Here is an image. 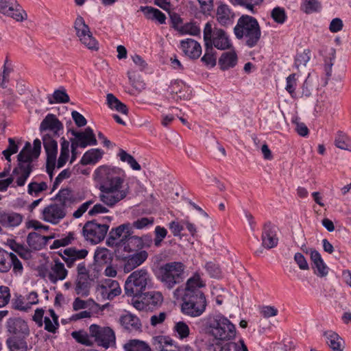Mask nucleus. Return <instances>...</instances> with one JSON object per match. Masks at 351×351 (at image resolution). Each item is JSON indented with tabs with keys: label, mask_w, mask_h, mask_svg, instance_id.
I'll return each mask as SVG.
<instances>
[{
	"label": "nucleus",
	"mask_w": 351,
	"mask_h": 351,
	"mask_svg": "<svg viewBox=\"0 0 351 351\" xmlns=\"http://www.w3.org/2000/svg\"><path fill=\"white\" fill-rule=\"evenodd\" d=\"M94 180L99 186L100 201L109 207L114 206L130 193L129 186L124 184V178L115 167L99 166L94 172Z\"/></svg>",
	"instance_id": "nucleus-1"
},
{
	"label": "nucleus",
	"mask_w": 351,
	"mask_h": 351,
	"mask_svg": "<svg viewBox=\"0 0 351 351\" xmlns=\"http://www.w3.org/2000/svg\"><path fill=\"white\" fill-rule=\"evenodd\" d=\"M204 285L199 275H194L187 280L181 305L183 314L197 317L204 313L207 302L204 293L199 289Z\"/></svg>",
	"instance_id": "nucleus-2"
},
{
	"label": "nucleus",
	"mask_w": 351,
	"mask_h": 351,
	"mask_svg": "<svg viewBox=\"0 0 351 351\" xmlns=\"http://www.w3.org/2000/svg\"><path fill=\"white\" fill-rule=\"evenodd\" d=\"M234 34L237 38L244 39L245 45L252 48L260 40L261 29L254 17L243 14L238 19L234 27Z\"/></svg>",
	"instance_id": "nucleus-3"
},
{
	"label": "nucleus",
	"mask_w": 351,
	"mask_h": 351,
	"mask_svg": "<svg viewBox=\"0 0 351 351\" xmlns=\"http://www.w3.org/2000/svg\"><path fill=\"white\" fill-rule=\"evenodd\" d=\"M207 333L213 337V343L232 341L236 337L234 325L226 317L217 315L206 324Z\"/></svg>",
	"instance_id": "nucleus-4"
},
{
	"label": "nucleus",
	"mask_w": 351,
	"mask_h": 351,
	"mask_svg": "<svg viewBox=\"0 0 351 351\" xmlns=\"http://www.w3.org/2000/svg\"><path fill=\"white\" fill-rule=\"evenodd\" d=\"M150 282L151 278L147 270L137 269L130 274L125 281V294L132 297L141 295Z\"/></svg>",
	"instance_id": "nucleus-5"
},
{
	"label": "nucleus",
	"mask_w": 351,
	"mask_h": 351,
	"mask_svg": "<svg viewBox=\"0 0 351 351\" xmlns=\"http://www.w3.org/2000/svg\"><path fill=\"white\" fill-rule=\"evenodd\" d=\"M203 35L204 43H208L210 47H215L220 50H226L232 46L226 32L221 28H213L210 22L206 23Z\"/></svg>",
	"instance_id": "nucleus-6"
},
{
	"label": "nucleus",
	"mask_w": 351,
	"mask_h": 351,
	"mask_svg": "<svg viewBox=\"0 0 351 351\" xmlns=\"http://www.w3.org/2000/svg\"><path fill=\"white\" fill-rule=\"evenodd\" d=\"M152 239L149 235L138 237L132 235V233L125 234L119 241L118 249L116 252L119 254V250L130 253L132 252H138L139 250L145 247H149L152 244Z\"/></svg>",
	"instance_id": "nucleus-7"
},
{
	"label": "nucleus",
	"mask_w": 351,
	"mask_h": 351,
	"mask_svg": "<svg viewBox=\"0 0 351 351\" xmlns=\"http://www.w3.org/2000/svg\"><path fill=\"white\" fill-rule=\"evenodd\" d=\"M184 271V265L180 262H171L159 268V278L168 289H171L180 282Z\"/></svg>",
	"instance_id": "nucleus-8"
},
{
	"label": "nucleus",
	"mask_w": 351,
	"mask_h": 351,
	"mask_svg": "<svg viewBox=\"0 0 351 351\" xmlns=\"http://www.w3.org/2000/svg\"><path fill=\"white\" fill-rule=\"evenodd\" d=\"M76 36L80 42L90 51H97L99 49L98 41L93 36L82 16H78L74 22Z\"/></svg>",
	"instance_id": "nucleus-9"
},
{
	"label": "nucleus",
	"mask_w": 351,
	"mask_h": 351,
	"mask_svg": "<svg viewBox=\"0 0 351 351\" xmlns=\"http://www.w3.org/2000/svg\"><path fill=\"white\" fill-rule=\"evenodd\" d=\"M90 337L94 338L95 342L99 346L107 349L115 345V334L110 327H101L97 324H92L89 327Z\"/></svg>",
	"instance_id": "nucleus-10"
},
{
	"label": "nucleus",
	"mask_w": 351,
	"mask_h": 351,
	"mask_svg": "<svg viewBox=\"0 0 351 351\" xmlns=\"http://www.w3.org/2000/svg\"><path fill=\"white\" fill-rule=\"evenodd\" d=\"M108 229V225L98 223L97 220H92L84 224L82 233L86 241L97 244L104 239Z\"/></svg>",
	"instance_id": "nucleus-11"
},
{
	"label": "nucleus",
	"mask_w": 351,
	"mask_h": 351,
	"mask_svg": "<svg viewBox=\"0 0 351 351\" xmlns=\"http://www.w3.org/2000/svg\"><path fill=\"white\" fill-rule=\"evenodd\" d=\"M69 132L75 136V138L71 139V147L73 148H75V147L85 148L88 145H96L97 144L93 130L90 127H87L83 132H77L74 130H69Z\"/></svg>",
	"instance_id": "nucleus-12"
},
{
	"label": "nucleus",
	"mask_w": 351,
	"mask_h": 351,
	"mask_svg": "<svg viewBox=\"0 0 351 351\" xmlns=\"http://www.w3.org/2000/svg\"><path fill=\"white\" fill-rule=\"evenodd\" d=\"M0 12L20 22L27 17V13L16 0H0Z\"/></svg>",
	"instance_id": "nucleus-13"
},
{
	"label": "nucleus",
	"mask_w": 351,
	"mask_h": 351,
	"mask_svg": "<svg viewBox=\"0 0 351 351\" xmlns=\"http://www.w3.org/2000/svg\"><path fill=\"white\" fill-rule=\"evenodd\" d=\"M43 145L47 154V170L52 177V171L56 166L58 154V143L51 136L47 134L43 137Z\"/></svg>",
	"instance_id": "nucleus-14"
},
{
	"label": "nucleus",
	"mask_w": 351,
	"mask_h": 351,
	"mask_svg": "<svg viewBox=\"0 0 351 351\" xmlns=\"http://www.w3.org/2000/svg\"><path fill=\"white\" fill-rule=\"evenodd\" d=\"M66 215V208L58 202L52 203L46 206L42 212V219L52 224L58 223Z\"/></svg>",
	"instance_id": "nucleus-15"
},
{
	"label": "nucleus",
	"mask_w": 351,
	"mask_h": 351,
	"mask_svg": "<svg viewBox=\"0 0 351 351\" xmlns=\"http://www.w3.org/2000/svg\"><path fill=\"white\" fill-rule=\"evenodd\" d=\"M278 232V228L276 226L269 222L265 223L261 234L263 247L267 250L276 247L279 241Z\"/></svg>",
	"instance_id": "nucleus-16"
},
{
	"label": "nucleus",
	"mask_w": 351,
	"mask_h": 351,
	"mask_svg": "<svg viewBox=\"0 0 351 351\" xmlns=\"http://www.w3.org/2000/svg\"><path fill=\"white\" fill-rule=\"evenodd\" d=\"M86 249L77 250L75 247H68L60 253V256L69 268L73 267L76 263L81 262L88 256Z\"/></svg>",
	"instance_id": "nucleus-17"
},
{
	"label": "nucleus",
	"mask_w": 351,
	"mask_h": 351,
	"mask_svg": "<svg viewBox=\"0 0 351 351\" xmlns=\"http://www.w3.org/2000/svg\"><path fill=\"white\" fill-rule=\"evenodd\" d=\"M6 328L10 336L27 337L29 329L26 322L19 317L10 318L6 323Z\"/></svg>",
	"instance_id": "nucleus-18"
},
{
	"label": "nucleus",
	"mask_w": 351,
	"mask_h": 351,
	"mask_svg": "<svg viewBox=\"0 0 351 351\" xmlns=\"http://www.w3.org/2000/svg\"><path fill=\"white\" fill-rule=\"evenodd\" d=\"M119 257L123 261V271L129 273L143 264L148 257V253L145 250H141L132 255L123 256L121 254Z\"/></svg>",
	"instance_id": "nucleus-19"
},
{
	"label": "nucleus",
	"mask_w": 351,
	"mask_h": 351,
	"mask_svg": "<svg viewBox=\"0 0 351 351\" xmlns=\"http://www.w3.org/2000/svg\"><path fill=\"white\" fill-rule=\"evenodd\" d=\"M34 147L32 152H25L21 151L17 156V165H23L33 168L32 161L38 158L41 151V141L36 138L33 143Z\"/></svg>",
	"instance_id": "nucleus-20"
},
{
	"label": "nucleus",
	"mask_w": 351,
	"mask_h": 351,
	"mask_svg": "<svg viewBox=\"0 0 351 351\" xmlns=\"http://www.w3.org/2000/svg\"><path fill=\"white\" fill-rule=\"evenodd\" d=\"M299 97L301 99V102L305 105L311 104L315 101L316 103L314 106V110L317 112H321L323 110L322 106L319 104L317 99H315L313 97V89L310 83L309 75L302 86V92Z\"/></svg>",
	"instance_id": "nucleus-21"
},
{
	"label": "nucleus",
	"mask_w": 351,
	"mask_h": 351,
	"mask_svg": "<svg viewBox=\"0 0 351 351\" xmlns=\"http://www.w3.org/2000/svg\"><path fill=\"white\" fill-rule=\"evenodd\" d=\"M235 14L232 10L226 4L219 2L216 10V20L223 27L233 23Z\"/></svg>",
	"instance_id": "nucleus-22"
},
{
	"label": "nucleus",
	"mask_w": 351,
	"mask_h": 351,
	"mask_svg": "<svg viewBox=\"0 0 351 351\" xmlns=\"http://www.w3.org/2000/svg\"><path fill=\"white\" fill-rule=\"evenodd\" d=\"M63 130V124L53 114H48L40 125L41 132L49 130L53 136H59V132Z\"/></svg>",
	"instance_id": "nucleus-23"
},
{
	"label": "nucleus",
	"mask_w": 351,
	"mask_h": 351,
	"mask_svg": "<svg viewBox=\"0 0 351 351\" xmlns=\"http://www.w3.org/2000/svg\"><path fill=\"white\" fill-rule=\"evenodd\" d=\"M53 262L48 271L47 277L51 282L56 284L58 281L63 280L66 278L68 271L64 263L59 259H55Z\"/></svg>",
	"instance_id": "nucleus-24"
},
{
	"label": "nucleus",
	"mask_w": 351,
	"mask_h": 351,
	"mask_svg": "<svg viewBox=\"0 0 351 351\" xmlns=\"http://www.w3.org/2000/svg\"><path fill=\"white\" fill-rule=\"evenodd\" d=\"M180 45L184 55L191 59H197L202 53L200 44L192 38L181 40Z\"/></svg>",
	"instance_id": "nucleus-25"
},
{
	"label": "nucleus",
	"mask_w": 351,
	"mask_h": 351,
	"mask_svg": "<svg viewBox=\"0 0 351 351\" xmlns=\"http://www.w3.org/2000/svg\"><path fill=\"white\" fill-rule=\"evenodd\" d=\"M123 232H125V234L132 233V226L130 223H123L115 228H112L109 232L108 239L106 241L107 245L109 247L116 246L117 249H118L119 241L118 239L122 236Z\"/></svg>",
	"instance_id": "nucleus-26"
},
{
	"label": "nucleus",
	"mask_w": 351,
	"mask_h": 351,
	"mask_svg": "<svg viewBox=\"0 0 351 351\" xmlns=\"http://www.w3.org/2000/svg\"><path fill=\"white\" fill-rule=\"evenodd\" d=\"M23 216L14 212H5L0 208V223L4 227H15L21 224Z\"/></svg>",
	"instance_id": "nucleus-27"
},
{
	"label": "nucleus",
	"mask_w": 351,
	"mask_h": 351,
	"mask_svg": "<svg viewBox=\"0 0 351 351\" xmlns=\"http://www.w3.org/2000/svg\"><path fill=\"white\" fill-rule=\"evenodd\" d=\"M326 343L332 351H343L345 348L344 340L335 331L326 330L323 333Z\"/></svg>",
	"instance_id": "nucleus-28"
},
{
	"label": "nucleus",
	"mask_w": 351,
	"mask_h": 351,
	"mask_svg": "<svg viewBox=\"0 0 351 351\" xmlns=\"http://www.w3.org/2000/svg\"><path fill=\"white\" fill-rule=\"evenodd\" d=\"M309 252L314 267L317 269L315 274L320 277L326 276L328 273V267L324 263L320 254L314 249H310Z\"/></svg>",
	"instance_id": "nucleus-29"
},
{
	"label": "nucleus",
	"mask_w": 351,
	"mask_h": 351,
	"mask_svg": "<svg viewBox=\"0 0 351 351\" xmlns=\"http://www.w3.org/2000/svg\"><path fill=\"white\" fill-rule=\"evenodd\" d=\"M121 325L128 331H137L141 328V322L139 318L131 313H126L120 317Z\"/></svg>",
	"instance_id": "nucleus-30"
},
{
	"label": "nucleus",
	"mask_w": 351,
	"mask_h": 351,
	"mask_svg": "<svg viewBox=\"0 0 351 351\" xmlns=\"http://www.w3.org/2000/svg\"><path fill=\"white\" fill-rule=\"evenodd\" d=\"M153 344L157 346L159 351H180V348L168 337L156 336L153 338Z\"/></svg>",
	"instance_id": "nucleus-31"
},
{
	"label": "nucleus",
	"mask_w": 351,
	"mask_h": 351,
	"mask_svg": "<svg viewBox=\"0 0 351 351\" xmlns=\"http://www.w3.org/2000/svg\"><path fill=\"white\" fill-rule=\"evenodd\" d=\"M26 338L19 337L16 335L9 336L6 339V346L9 351H27L28 346Z\"/></svg>",
	"instance_id": "nucleus-32"
},
{
	"label": "nucleus",
	"mask_w": 351,
	"mask_h": 351,
	"mask_svg": "<svg viewBox=\"0 0 351 351\" xmlns=\"http://www.w3.org/2000/svg\"><path fill=\"white\" fill-rule=\"evenodd\" d=\"M52 238H53V236L45 237L40 235L38 232H32L28 234L27 242L31 248L40 250L43 246L46 245L49 239Z\"/></svg>",
	"instance_id": "nucleus-33"
},
{
	"label": "nucleus",
	"mask_w": 351,
	"mask_h": 351,
	"mask_svg": "<svg viewBox=\"0 0 351 351\" xmlns=\"http://www.w3.org/2000/svg\"><path fill=\"white\" fill-rule=\"evenodd\" d=\"M33 168L17 165L12 171V176L14 177L16 185L23 186L25 184L26 180L29 176Z\"/></svg>",
	"instance_id": "nucleus-34"
},
{
	"label": "nucleus",
	"mask_w": 351,
	"mask_h": 351,
	"mask_svg": "<svg viewBox=\"0 0 351 351\" xmlns=\"http://www.w3.org/2000/svg\"><path fill=\"white\" fill-rule=\"evenodd\" d=\"M143 295L149 310L159 307L163 302V296L159 291H148Z\"/></svg>",
	"instance_id": "nucleus-35"
},
{
	"label": "nucleus",
	"mask_w": 351,
	"mask_h": 351,
	"mask_svg": "<svg viewBox=\"0 0 351 351\" xmlns=\"http://www.w3.org/2000/svg\"><path fill=\"white\" fill-rule=\"evenodd\" d=\"M141 10L149 20H156L160 24L165 23V14L157 8L151 6L141 7Z\"/></svg>",
	"instance_id": "nucleus-36"
},
{
	"label": "nucleus",
	"mask_w": 351,
	"mask_h": 351,
	"mask_svg": "<svg viewBox=\"0 0 351 351\" xmlns=\"http://www.w3.org/2000/svg\"><path fill=\"white\" fill-rule=\"evenodd\" d=\"M237 63V56L234 51L223 53L219 59V65L222 70L234 67Z\"/></svg>",
	"instance_id": "nucleus-37"
},
{
	"label": "nucleus",
	"mask_w": 351,
	"mask_h": 351,
	"mask_svg": "<svg viewBox=\"0 0 351 351\" xmlns=\"http://www.w3.org/2000/svg\"><path fill=\"white\" fill-rule=\"evenodd\" d=\"M108 106L123 114L128 115V108L125 104L118 99L113 94L108 93L106 95Z\"/></svg>",
	"instance_id": "nucleus-38"
},
{
	"label": "nucleus",
	"mask_w": 351,
	"mask_h": 351,
	"mask_svg": "<svg viewBox=\"0 0 351 351\" xmlns=\"http://www.w3.org/2000/svg\"><path fill=\"white\" fill-rule=\"evenodd\" d=\"M334 144L340 149L351 152V138L342 131L337 132L335 138Z\"/></svg>",
	"instance_id": "nucleus-39"
},
{
	"label": "nucleus",
	"mask_w": 351,
	"mask_h": 351,
	"mask_svg": "<svg viewBox=\"0 0 351 351\" xmlns=\"http://www.w3.org/2000/svg\"><path fill=\"white\" fill-rule=\"evenodd\" d=\"M104 152L99 149H91L82 156L80 163L84 165L95 164L102 158Z\"/></svg>",
	"instance_id": "nucleus-40"
},
{
	"label": "nucleus",
	"mask_w": 351,
	"mask_h": 351,
	"mask_svg": "<svg viewBox=\"0 0 351 351\" xmlns=\"http://www.w3.org/2000/svg\"><path fill=\"white\" fill-rule=\"evenodd\" d=\"M173 28L176 29L180 34H189L192 36H197L200 34V28L195 23H186L182 25L174 22Z\"/></svg>",
	"instance_id": "nucleus-41"
},
{
	"label": "nucleus",
	"mask_w": 351,
	"mask_h": 351,
	"mask_svg": "<svg viewBox=\"0 0 351 351\" xmlns=\"http://www.w3.org/2000/svg\"><path fill=\"white\" fill-rule=\"evenodd\" d=\"M125 351H152V348L145 341L138 339H132L124 344Z\"/></svg>",
	"instance_id": "nucleus-42"
},
{
	"label": "nucleus",
	"mask_w": 351,
	"mask_h": 351,
	"mask_svg": "<svg viewBox=\"0 0 351 351\" xmlns=\"http://www.w3.org/2000/svg\"><path fill=\"white\" fill-rule=\"evenodd\" d=\"M214 351H240L241 349V343L240 340L238 343L232 341H222L220 343H213Z\"/></svg>",
	"instance_id": "nucleus-43"
},
{
	"label": "nucleus",
	"mask_w": 351,
	"mask_h": 351,
	"mask_svg": "<svg viewBox=\"0 0 351 351\" xmlns=\"http://www.w3.org/2000/svg\"><path fill=\"white\" fill-rule=\"evenodd\" d=\"M75 293L82 297L89 295V278H77L75 287Z\"/></svg>",
	"instance_id": "nucleus-44"
},
{
	"label": "nucleus",
	"mask_w": 351,
	"mask_h": 351,
	"mask_svg": "<svg viewBox=\"0 0 351 351\" xmlns=\"http://www.w3.org/2000/svg\"><path fill=\"white\" fill-rule=\"evenodd\" d=\"M205 46V53L202 58L201 60L204 62V64L206 66L213 67L216 65L217 63V58L215 56V51L213 47H209V45L207 43H204Z\"/></svg>",
	"instance_id": "nucleus-45"
},
{
	"label": "nucleus",
	"mask_w": 351,
	"mask_h": 351,
	"mask_svg": "<svg viewBox=\"0 0 351 351\" xmlns=\"http://www.w3.org/2000/svg\"><path fill=\"white\" fill-rule=\"evenodd\" d=\"M71 336L77 343L86 346H91L94 343V341L92 340L93 337H90V333L88 334L83 330L73 331L71 333Z\"/></svg>",
	"instance_id": "nucleus-46"
},
{
	"label": "nucleus",
	"mask_w": 351,
	"mask_h": 351,
	"mask_svg": "<svg viewBox=\"0 0 351 351\" xmlns=\"http://www.w3.org/2000/svg\"><path fill=\"white\" fill-rule=\"evenodd\" d=\"M173 330L180 339H186L190 335V328L188 324L183 321L176 322Z\"/></svg>",
	"instance_id": "nucleus-47"
},
{
	"label": "nucleus",
	"mask_w": 351,
	"mask_h": 351,
	"mask_svg": "<svg viewBox=\"0 0 351 351\" xmlns=\"http://www.w3.org/2000/svg\"><path fill=\"white\" fill-rule=\"evenodd\" d=\"M118 155L120 158V160L122 162H126L133 170H141V165L138 163L136 159L132 155L127 153L125 150L121 149Z\"/></svg>",
	"instance_id": "nucleus-48"
},
{
	"label": "nucleus",
	"mask_w": 351,
	"mask_h": 351,
	"mask_svg": "<svg viewBox=\"0 0 351 351\" xmlns=\"http://www.w3.org/2000/svg\"><path fill=\"white\" fill-rule=\"evenodd\" d=\"M12 253L0 249V271L7 272L11 268V257Z\"/></svg>",
	"instance_id": "nucleus-49"
},
{
	"label": "nucleus",
	"mask_w": 351,
	"mask_h": 351,
	"mask_svg": "<svg viewBox=\"0 0 351 351\" xmlns=\"http://www.w3.org/2000/svg\"><path fill=\"white\" fill-rule=\"evenodd\" d=\"M103 283L108 289V291L110 293V298H112L113 299L121 293V290L119 284L117 280L107 279L105 280Z\"/></svg>",
	"instance_id": "nucleus-50"
},
{
	"label": "nucleus",
	"mask_w": 351,
	"mask_h": 351,
	"mask_svg": "<svg viewBox=\"0 0 351 351\" xmlns=\"http://www.w3.org/2000/svg\"><path fill=\"white\" fill-rule=\"evenodd\" d=\"M271 17L278 24H283L287 19L285 10L279 6L275 7L271 11Z\"/></svg>",
	"instance_id": "nucleus-51"
},
{
	"label": "nucleus",
	"mask_w": 351,
	"mask_h": 351,
	"mask_svg": "<svg viewBox=\"0 0 351 351\" xmlns=\"http://www.w3.org/2000/svg\"><path fill=\"white\" fill-rule=\"evenodd\" d=\"M47 187L45 182H32L28 184L27 193L31 195L37 196L40 193L46 191Z\"/></svg>",
	"instance_id": "nucleus-52"
},
{
	"label": "nucleus",
	"mask_w": 351,
	"mask_h": 351,
	"mask_svg": "<svg viewBox=\"0 0 351 351\" xmlns=\"http://www.w3.org/2000/svg\"><path fill=\"white\" fill-rule=\"evenodd\" d=\"M53 98L54 101H52L51 99H49V104H53L54 103L66 104L68 103L70 100L69 96L68 95L64 89L56 90L53 93Z\"/></svg>",
	"instance_id": "nucleus-53"
},
{
	"label": "nucleus",
	"mask_w": 351,
	"mask_h": 351,
	"mask_svg": "<svg viewBox=\"0 0 351 351\" xmlns=\"http://www.w3.org/2000/svg\"><path fill=\"white\" fill-rule=\"evenodd\" d=\"M309 53V49H304L303 51L297 53L295 59V66L297 69H299L300 67L306 66L310 60Z\"/></svg>",
	"instance_id": "nucleus-54"
},
{
	"label": "nucleus",
	"mask_w": 351,
	"mask_h": 351,
	"mask_svg": "<svg viewBox=\"0 0 351 351\" xmlns=\"http://www.w3.org/2000/svg\"><path fill=\"white\" fill-rule=\"evenodd\" d=\"M75 234L73 232H69L68 234L62 238L56 239L53 241L51 248L56 249L60 247L66 246L75 240Z\"/></svg>",
	"instance_id": "nucleus-55"
},
{
	"label": "nucleus",
	"mask_w": 351,
	"mask_h": 351,
	"mask_svg": "<svg viewBox=\"0 0 351 351\" xmlns=\"http://www.w3.org/2000/svg\"><path fill=\"white\" fill-rule=\"evenodd\" d=\"M320 8V3L317 0H304L302 4V10L306 14L317 12Z\"/></svg>",
	"instance_id": "nucleus-56"
},
{
	"label": "nucleus",
	"mask_w": 351,
	"mask_h": 351,
	"mask_svg": "<svg viewBox=\"0 0 351 351\" xmlns=\"http://www.w3.org/2000/svg\"><path fill=\"white\" fill-rule=\"evenodd\" d=\"M95 260L99 264L107 263L110 260V252L106 248L97 249L95 252Z\"/></svg>",
	"instance_id": "nucleus-57"
},
{
	"label": "nucleus",
	"mask_w": 351,
	"mask_h": 351,
	"mask_svg": "<svg viewBox=\"0 0 351 351\" xmlns=\"http://www.w3.org/2000/svg\"><path fill=\"white\" fill-rule=\"evenodd\" d=\"M71 191L69 189H64L59 191L56 197V201L66 208V204L71 202Z\"/></svg>",
	"instance_id": "nucleus-58"
},
{
	"label": "nucleus",
	"mask_w": 351,
	"mask_h": 351,
	"mask_svg": "<svg viewBox=\"0 0 351 351\" xmlns=\"http://www.w3.org/2000/svg\"><path fill=\"white\" fill-rule=\"evenodd\" d=\"M295 76L296 75L293 73L287 77V85L285 87L286 90L291 95L293 98L296 97L295 90L297 84V80Z\"/></svg>",
	"instance_id": "nucleus-59"
},
{
	"label": "nucleus",
	"mask_w": 351,
	"mask_h": 351,
	"mask_svg": "<svg viewBox=\"0 0 351 351\" xmlns=\"http://www.w3.org/2000/svg\"><path fill=\"white\" fill-rule=\"evenodd\" d=\"M154 234V245L156 247H159L160 246L163 239L166 237L167 234V230L165 228L158 226L155 228Z\"/></svg>",
	"instance_id": "nucleus-60"
},
{
	"label": "nucleus",
	"mask_w": 351,
	"mask_h": 351,
	"mask_svg": "<svg viewBox=\"0 0 351 351\" xmlns=\"http://www.w3.org/2000/svg\"><path fill=\"white\" fill-rule=\"evenodd\" d=\"M154 222V217H141L133 222L132 227L138 230H141L149 226H152Z\"/></svg>",
	"instance_id": "nucleus-61"
},
{
	"label": "nucleus",
	"mask_w": 351,
	"mask_h": 351,
	"mask_svg": "<svg viewBox=\"0 0 351 351\" xmlns=\"http://www.w3.org/2000/svg\"><path fill=\"white\" fill-rule=\"evenodd\" d=\"M10 299V289L6 286H0V307H3L8 304Z\"/></svg>",
	"instance_id": "nucleus-62"
},
{
	"label": "nucleus",
	"mask_w": 351,
	"mask_h": 351,
	"mask_svg": "<svg viewBox=\"0 0 351 351\" xmlns=\"http://www.w3.org/2000/svg\"><path fill=\"white\" fill-rule=\"evenodd\" d=\"M11 248L16 252L22 258L29 259L30 258V252L22 245L14 243L11 245Z\"/></svg>",
	"instance_id": "nucleus-63"
},
{
	"label": "nucleus",
	"mask_w": 351,
	"mask_h": 351,
	"mask_svg": "<svg viewBox=\"0 0 351 351\" xmlns=\"http://www.w3.org/2000/svg\"><path fill=\"white\" fill-rule=\"evenodd\" d=\"M205 268L211 277H213V278L219 277L220 274H221V270H220L219 267L217 264H215L213 262L207 263L205 265Z\"/></svg>",
	"instance_id": "nucleus-64"
}]
</instances>
